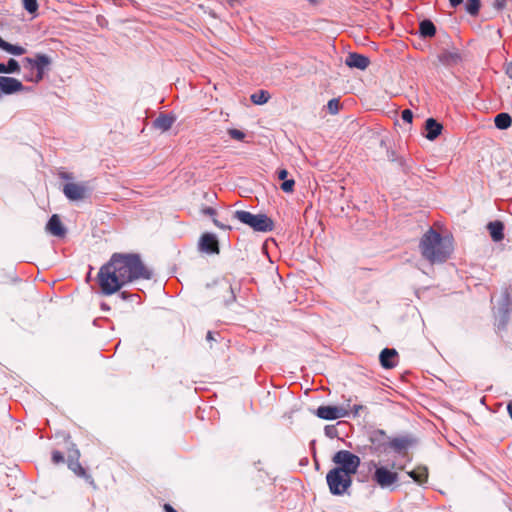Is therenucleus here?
<instances>
[{
    "label": "nucleus",
    "instance_id": "obj_38",
    "mask_svg": "<svg viewBox=\"0 0 512 512\" xmlns=\"http://www.w3.org/2000/svg\"><path fill=\"white\" fill-rule=\"evenodd\" d=\"M507 0H493V7L497 10H501L505 7Z\"/></svg>",
    "mask_w": 512,
    "mask_h": 512
},
{
    "label": "nucleus",
    "instance_id": "obj_8",
    "mask_svg": "<svg viewBox=\"0 0 512 512\" xmlns=\"http://www.w3.org/2000/svg\"><path fill=\"white\" fill-rule=\"evenodd\" d=\"M91 189L86 182H69L63 186V194L71 201L83 200L89 196Z\"/></svg>",
    "mask_w": 512,
    "mask_h": 512
},
{
    "label": "nucleus",
    "instance_id": "obj_47",
    "mask_svg": "<svg viewBox=\"0 0 512 512\" xmlns=\"http://www.w3.org/2000/svg\"><path fill=\"white\" fill-rule=\"evenodd\" d=\"M206 339H207L208 341L215 340V339H214V335H213V333H212L211 331H209V332L207 333Z\"/></svg>",
    "mask_w": 512,
    "mask_h": 512
},
{
    "label": "nucleus",
    "instance_id": "obj_35",
    "mask_svg": "<svg viewBox=\"0 0 512 512\" xmlns=\"http://www.w3.org/2000/svg\"><path fill=\"white\" fill-rule=\"evenodd\" d=\"M401 118L404 122L411 124L413 120V112L410 109H405L401 113Z\"/></svg>",
    "mask_w": 512,
    "mask_h": 512
},
{
    "label": "nucleus",
    "instance_id": "obj_18",
    "mask_svg": "<svg viewBox=\"0 0 512 512\" xmlns=\"http://www.w3.org/2000/svg\"><path fill=\"white\" fill-rule=\"evenodd\" d=\"M442 129V124H440L434 118H428L425 121V137L430 141L435 140L441 134Z\"/></svg>",
    "mask_w": 512,
    "mask_h": 512
},
{
    "label": "nucleus",
    "instance_id": "obj_14",
    "mask_svg": "<svg viewBox=\"0 0 512 512\" xmlns=\"http://www.w3.org/2000/svg\"><path fill=\"white\" fill-rule=\"evenodd\" d=\"M79 457H80V452L78 449L74 448L70 451L69 455H68V467L75 473L77 474L78 476L80 477H84L86 479H89L90 480V483L92 484L93 483V480L91 479V476L88 475L85 471V469L81 466V464L79 463Z\"/></svg>",
    "mask_w": 512,
    "mask_h": 512
},
{
    "label": "nucleus",
    "instance_id": "obj_30",
    "mask_svg": "<svg viewBox=\"0 0 512 512\" xmlns=\"http://www.w3.org/2000/svg\"><path fill=\"white\" fill-rule=\"evenodd\" d=\"M340 108V102L338 99H330L327 103V109L331 114H337Z\"/></svg>",
    "mask_w": 512,
    "mask_h": 512
},
{
    "label": "nucleus",
    "instance_id": "obj_10",
    "mask_svg": "<svg viewBox=\"0 0 512 512\" xmlns=\"http://www.w3.org/2000/svg\"><path fill=\"white\" fill-rule=\"evenodd\" d=\"M316 416L324 420H335L349 416L348 408L344 406H319L315 412Z\"/></svg>",
    "mask_w": 512,
    "mask_h": 512
},
{
    "label": "nucleus",
    "instance_id": "obj_22",
    "mask_svg": "<svg viewBox=\"0 0 512 512\" xmlns=\"http://www.w3.org/2000/svg\"><path fill=\"white\" fill-rule=\"evenodd\" d=\"M173 123H174V118H172L168 115H165V114H161L154 120L153 125L157 129H160L162 131H167L171 128Z\"/></svg>",
    "mask_w": 512,
    "mask_h": 512
},
{
    "label": "nucleus",
    "instance_id": "obj_49",
    "mask_svg": "<svg viewBox=\"0 0 512 512\" xmlns=\"http://www.w3.org/2000/svg\"><path fill=\"white\" fill-rule=\"evenodd\" d=\"M121 296H122L123 299H126L127 298V293L126 292H122Z\"/></svg>",
    "mask_w": 512,
    "mask_h": 512
},
{
    "label": "nucleus",
    "instance_id": "obj_17",
    "mask_svg": "<svg viewBox=\"0 0 512 512\" xmlns=\"http://www.w3.org/2000/svg\"><path fill=\"white\" fill-rule=\"evenodd\" d=\"M411 445L412 440L406 436L395 437L388 443V447L398 454L405 453Z\"/></svg>",
    "mask_w": 512,
    "mask_h": 512
},
{
    "label": "nucleus",
    "instance_id": "obj_33",
    "mask_svg": "<svg viewBox=\"0 0 512 512\" xmlns=\"http://www.w3.org/2000/svg\"><path fill=\"white\" fill-rule=\"evenodd\" d=\"M228 134L231 136V138L235 140H243L245 137V133L238 129H229Z\"/></svg>",
    "mask_w": 512,
    "mask_h": 512
},
{
    "label": "nucleus",
    "instance_id": "obj_15",
    "mask_svg": "<svg viewBox=\"0 0 512 512\" xmlns=\"http://www.w3.org/2000/svg\"><path fill=\"white\" fill-rule=\"evenodd\" d=\"M345 64L350 68L365 70L369 66L370 60L362 54L349 53L345 59Z\"/></svg>",
    "mask_w": 512,
    "mask_h": 512
},
{
    "label": "nucleus",
    "instance_id": "obj_34",
    "mask_svg": "<svg viewBox=\"0 0 512 512\" xmlns=\"http://www.w3.org/2000/svg\"><path fill=\"white\" fill-rule=\"evenodd\" d=\"M325 435L329 438L337 437L338 431L334 425H327L324 428Z\"/></svg>",
    "mask_w": 512,
    "mask_h": 512
},
{
    "label": "nucleus",
    "instance_id": "obj_1",
    "mask_svg": "<svg viewBox=\"0 0 512 512\" xmlns=\"http://www.w3.org/2000/svg\"><path fill=\"white\" fill-rule=\"evenodd\" d=\"M152 271L146 267L139 254L114 253L97 275L103 295H112L125 285L137 280H149Z\"/></svg>",
    "mask_w": 512,
    "mask_h": 512
},
{
    "label": "nucleus",
    "instance_id": "obj_40",
    "mask_svg": "<svg viewBox=\"0 0 512 512\" xmlns=\"http://www.w3.org/2000/svg\"><path fill=\"white\" fill-rule=\"evenodd\" d=\"M277 176H278V179L280 180H287V176H288V171L286 169H280L277 171Z\"/></svg>",
    "mask_w": 512,
    "mask_h": 512
},
{
    "label": "nucleus",
    "instance_id": "obj_3",
    "mask_svg": "<svg viewBox=\"0 0 512 512\" xmlns=\"http://www.w3.org/2000/svg\"><path fill=\"white\" fill-rule=\"evenodd\" d=\"M52 59L46 54L36 53L33 57L22 59V66L27 71H35V75H25V80L32 83H39L43 80L45 73L50 70Z\"/></svg>",
    "mask_w": 512,
    "mask_h": 512
},
{
    "label": "nucleus",
    "instance_id": "obj_6",
    "mask_svg": "<svg viewBox=\"0 0 512 512\" xmlns=\"http://www.w3.org/2000/svg\"><path fill=\"white\" fill-rule=\"evenodd\" d=\"M329 491L332 495H343L352 485V478L338 469H331L326 475Z\"/></svg>",
    "mask_w": 512,
    "mask_h": 512
},
{
    "label": "nucleus",
    "instance_id": "obj_4",
    "mask_svg": "<svg viewBox=\"0 0 512 512\" xmlns=\"http://www.w3.org/2000/svg\"><path fill=\"white\" fill-rule=\"evenodd\" d=\"M233 218L237 219L242 224L252 228L256 232H270L274 229L273 220L266 214H252L244 210H236L233 213Z\"/></svg>",
    "mask_w": 512,
    "mask_h": 512
},
{
    "label": "nucleus",
    "instance_id": "obj_27",
    "mask_svg": "<svg viewBox=\"0 0 512 512\" xmlns=\"http://www.w3.org/2000/svg\"><path fill=\"white\" fill-rule=\"evenodd\" d=\"M480 0H466L465 10L471 16H476L479 13Z\"/></svg>",
    "mask_w": 512,
    "mask_h": 512
},
{
    "label": "nucleus",
    "instance_id": "obj_26",
    "mask_svg": "<svg viewBox=\"0 0 512 512\" xmlns=\"http://www.w3.org/2000/svg\"><path fill=\"white\" fill-rule=\"evenodd\" d=\"M270 98V94L265 90H260L251 95V101L256 105L265 104Z\"/></svg>",
    "mask_w": 512,
    "mask_h": 512
},
{
    "label": "nucleus",
    "instance_id": "obj_13",
    "mask_svg": "<svg viewBox=\"0 0 512 512\" xmlns=\"http://www.w3.org/2000/svg\"><path fill=\"white\" fill-rule=\"evenodd\" d=\"M199 250L207 254H218L219 243L216 236L212 233H204L199 241Z\"/></svg>",
    "mask_w": 512,
    "mask_h": 512
},
{
    "label": "nucleus",
    "instance_id": "obj_51",
    "mask_svg": "<svg viewBox=\"0 0 512 512\" xmlns=\"http://www.w3.org/2000/svg\"><path fill=\"white\" fill-rule=\"evenodd\" d=\"M26 75H35V71H28Z\"/></svg>",
    "mask_w": 512,
    "mask_h": 512
},
{
    "label": "nucleus",
    "instance_id": "obj_5",
    "mask_svg": "<svg viewBox=\"0 0 512 512\" xmlns=\"http://www.w3.org/2000/svg\"><path fill=\"white\" fill-rule=\"evenodd\" d=\"M332 461L337 465L334 467L338 469L340 472L348 474L352 477L355 474L360 466V458L347 450H340L336 452L332 458Z\"/></svg>",
    "mask_w": 512,
    "mask_h": 512
},
{
    "label": "nucleus",
    "instance_id": "obj_7",
    "mask_svg": "<svg viewBox=\"0 0 512 512\" xmlns=\"http://www.w3.org/2000/svg\"><path fill=\"white\" fill-rule=\"evenodd\" d=\"M369 468H375L373 481L382 489L390 488L398 481V473L389 470L385 466H378L375 461H370Z\"/></svg>",
    "mask_w": 512,
    "mask_h": 512
},
{
    "label": "nucleus",
    "instance_id": "obj_46",
    "mask_svg": "<svg viewBox=\"0 0 512 512\" xmlns=\"http://www.w3.org/2000/svg\"><path fill=\"white\" fill-rule=\"evenodd\" d=\"M507 412H508L510 418L512 419V402L508 403Z\"/></svg>",
    "mask_w": 512,
    "mask_h": 512
},
{
    "label": "nucleus",
    "instance_id": "obj_50",
    "mask_svg": "<svg viewBox=\"0 0 512 512\" xmlns=\"http://www.w3.org/2000/svg\"><path fill=\"white\" fill-rule=\"evenodd\" d=\"M388 158H389L390 160H392V161L394 160V158H393V152H392L391 154H388Z\"/></svg>",
    "mask_w": 512,
    "mask_h": 512
},
{
    "label": "nucleus",
    "instance_id": "obj_9",
    "mask_svg": "<svg viewBox=\"0 0 512 512\" xmlns=\"http://www.w3.org/2000/svg\"><path fill=\"white\" fill-rule=\"evenodd\" d=\"M512 309V302L510 300L509 293L506 291L501 298L496 310V326L498 330L505 329L509 314Z\"/></svg>",
    "mask_w": 512,
    "mask_h": 512
},
{
    "label": "nucleus",
    "instance_id": "obj_25",
    "mask_svg": "<svg viewBox=\"0 0 512 512\" xmlns=\"http://www.w3.org/2000/svg\"><path fill=\"white\" fill-rule=\"evenodd\" d=\"M494 123L498 129L505 130L511 126L512 118L507 113H499L495 116Z\"/></svg>",
    "mask_w": 512,
    "mask_h": 512
},
{
    "label": "nucleus",
    "instance_id": "obj_24",
    "mask_svg": "<svg viewBox=\"0 0 512 512\" xmlns=\"http://www.w3.org/2000/svg\"><path fill=\"white\" fill-rule=\"evenodd\" d=\"M408 475L417 483L423 484L427 481L428 478V470L426 467H418L410 472Z\"/></svg>",
    "mask_w": 512,
    "mask_h": 512
},
{
    "label": "nucleus",
    "instance_id": "obj_16",
    "mask_svg": "<svg viewBox=\"0 0 512 512\" xmlns=\"http://www.w3.org/2000/svg\"><path fill=\"white\" fill-rule=\"evenodd\" d=\"M46 230L56 237H64L66 235V228L63 226L59 216L57 214H53L47 225Z\"/></svg>",
    "mask_w": 512,
    "mask_h": 512
},
{
    "label": "nucleus",
    "instance_id": "obj_36",
    "mask_svg": "<svg viewBox=\"0 0 512 512\" xmlns=\"http://www.w3.org/2000/svg\"><path fill=\"white\" fill-rule=\"evenodd\" d=\"M349 407H350V404L348 403L346 408H349ZM363 409H364V406L355 404L351 409H348L349 415L352 414L353 417H357V416H359V412Z\"/></svg>",
    "mask_w": 512,
    "mask_h": 512
},
{
    "label": "nucleus",
    "instance_id": "obj_43",
    "mask_svg": "<svg viewBox=\"0 0 512 512\" xmlns=\"http://www.w3.org/2000/svg\"><path fill=\"white\" fill-rule=\"evenodd\" d=\"M463 2H464V0H449V3L451 5V7H453V8L458 7Z\"/></svg>",
    "mask_w": 512,
    "mask_h": 512
},
{
    "label": "nucleus",
    "instance_id": "obj_12",
    "mask_svg": "<svg viewBox=\"0 0 512 512\" xmlns=\"http://www.w3.org/2000/svg\"><path fill=\"white\" fill-rule=\"evenodd\" d=\"M441 64L447 67L458 65L462 61V54L459 49H444L438 55Z\"/></svg>",
    "mask_w": 512,
    "mask_h": 512
},
{
    "label": "nucleus",
    "instance_id": "obj_28",
    "mask_svg": "<svg viewBox=\"0 0 512 512\" xmlns=\"http://www.w3.org/2000/svg\"><path fill=\"white\" fill-rule=\"evenodd\" d=\"M4 51L15 56H20L25 54L26 49L22 46L14 45L7 42L6 46L4 47Z\"/></svg>",
    "mask_w": 512,
    "mask_h": 512
},
{
    "label": "nucleus",
    "instance_id": "obj_31",
    "mask_svg": "<svg viewBox=\"0 0 512 512\" xmlns=\"http://www.w3.org/2000/svg\"><path fill=\"white\" fill-rule=\"evenodd\" d=\"M295 181L294 179L284 180L281 184V189L286 193H291L294 191Z\"/></svg>",
    "mask_w": 512,
    "mask_h": 512
},
{
    "label": "nucleus",
    "instance_id": "obj_32",
    "mask_svg": "<svg viewBox=\"0 0 512 512\" xmlns=\"http://www.w3.org/2000/svg\"><path fill=\"white\" fill-rule=\"evenodd\" d=\"M226 290L229 292V297L224 299V304L226 306H229L230 304H232L235 301L236 296H235V293H234V289H233V287L231 285L227 286Z\"/></svg>",
    "mask_w": 512,
    "mask_h": 512
},
{
    "label": "nucleus",
    "instance_id": "obj_42",
    "mask_svg": "<svg viewBox=\"0 0 512 512\" xmlns=\"http://www.w3.org/2000/svg\"><path fill=\"white\" fill-rule=\"evenodd\" d=\"M505 71L508 77L512 79V60L509 63H507Z\"/></svg>",
    "mask_w": 512,
    "mask_h": 512
},
{
    "label": "nucleus",
    "instance_id": "obj_48",
    "mask_svg": "<svg viewBox=\"0 0 512 512\" xmlns=\"http://www.w3.org/2000/svg\"><path fill=\"white\" fill-rule=\"evenodd\" d=\"M6 44H7V41L3 40L0 37V49H2L4 51V47L6 46Z\"/></svg>",
    "mask_w": 512,
    "mask_h": 512
},
{
    "label": "nucleus",
    "instance_id": "obj_39",
    "mask_svg": "<svg viewBox=\"0 0 512 512\" xmlns=\"http://www.w3.org/2000/svg\"><path fill=\"white\" fill-rule=\"evenodd\" d=\"M202 213L213 217L216 215V210L212 207H205L204 209H202Z\"/></svg>",
    "mask_w": 512,
    "mask_h": 512
},
{
    "label": "nucleus",
    "instance_id": "obj_23",
    "mask_svg": "<svg viewBox=\"0 0 512 512\" xmlns=\"http://www.w3.org/2000/svg\"><path fill=\"white\" fill-rule=\"evenodd\" d=\"M20 69V64L13 58L9 59L7 64L0 63V74L19 73Z\"/></svg>",
    "mask_w": 512,
    "mask_h": 512
},
{
    "label": "nucleus",
    "instance_id": "obj_41",
    "mask_svg": "<svg viewBox=\"0 0 512 512\" xmlns=\"http://www.w3.org/2000/svg\"><path fill=\"white\" fill-rule=\"evenodd\" d=\"M59 177L63 180H72L73 179V175L68 172H60Z\"/></svg>",
    "mask_w": 512,
    "mask_h": 512
},
{
    "label": "nucleus",
    "instance_id": "obj_2",
    "mask_svg": "<svg viewBox=\"0 0 512 512\" xmlns=\"http://www.w3.org/2000/svg\"><path fill=\"white\" fill-rule=\"evenodd\" d=\"M419 248L424 259L432 264L445 262L452 253V242L448 237L430 228L422 236Z\"/></svg>",
    "mask_w": 512,
    "mask_h": 512
},
{
    "label": "nucleus",
    "instance_id": "obj_37",
    "mask_svg": "<svg viewBox=\"0 0 512 512\" xmlns=\"http://www.w3.org/2000/svg\"><path fill=\"white\" fill-rule=\"evenodd\" d=\"M52 461L55 464H60L64 462V455L60 451H53L52 452Z\"/></svg>",
    "mask_w": 512,
    "mask_h": 512
},
{
    "label": "nucleus",
    "instance_id": "obj_29",
    "mask_svg": "<svg viewBox=\"0 0 512 512\" xmlns=\"http://www.w3.org/2000/svg\"><path fill=\"white\" fill-rule=\"evenodd\" d=\"M24 8L31 14L38 10L37 0H22Z\"/></svg>",
    "mask_w": 512,
    "mask_h": 512
},
{
    "label": "nucleus",
    "instance_id": "obj_19",
    "mask_svg": "<svg viewBox=\"0 0 512 512\" xmlns=\"http://www.w3.org/2000/svg\"><path fill=\"white\" fill-rule=\"evenodd\" d=\"M396 356L397 351L395 349L384 348L379 355L381 366L385 369L394 368L396 366L394 362Z\"/></svg>",
    "mask_w": 512,
    "mask_h": 512
},
{
    "label": "nucleus",
    "instance_id": "obj_20",
    "mask_svg": "<svg viewBox=\"0 0 512 512\" xmlns=\"http://www.w3.org/2000/svg\"><path fill=\"white\" fill-rule=\"evenodd\" d=\"M491 238L495 242H499L504 238V225L500 221L490 222L487 226Z\"/></svg>",
    "mask_w": 512,
    "mask_h": 512
},
{
    "label": "nucleus",
    "instance_id": "obj_21",
    "mask_svg": "<svg viewBox=\"0 0 512 512\" xmlns=\"http://www.w3.org/2000/svg\"><path fill=\"white\" fill-rule=\"evenodd\" d=\"M419 33L422 37H433L436 34V27L429 19H424L419 24Z\"/></svg>",
    "mask_w": 512,
    "mask_h": 512
},
{
    "label": "nucleus",
    "instance_id": "obj_45",
    "mask_svg": "<svg viewBox=\"0 0 512 512\" xmlns=\"http://www.w3.org/2000/svg\"><path fill=\"white\" fill-rule=\"evenodd\" d=\"M213 223H214L215 226H217V227H219L221 229H225L226 228V226L224 224L220 223V221H218L215 218H213Z\"/></svg>",
    "mask_w": 512,
    "mask_h": 512
},
{
    "label": "nucleus",
    "instance_id": "obj_44",
    "mask_svg": "<svg viewBox=\"0 0 512 512\" xmlns=\"http://www.w3.org/2000/svg\"><path fill=\"white\" fill-rule=\"evenodd\" d=\"M164 512H177L170 504H164Z\"/></svg>",
    "mask_w": 512,
    "mask_h": 512
},
{
    "label": "nucleus",
    "instance_id": "obj_11",
    "mask_svg": "<svg viewBox=\"0 0 512 512\" xmlns=\"http://www.w3.org/2000/svg\"><path fill=\"white\" fill-rule=\"evenodd\" d=\"M369 439L372 444L370 449L373 453L379 455L386 452L389 441H387V435L383 430L374 431Z\"/></svg>",
    "mask_w": 512,
    "mask_h": 512
}]
</instances>
